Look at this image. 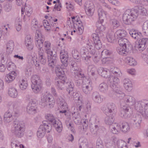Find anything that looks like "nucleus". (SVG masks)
Here are the masks:
<instances>
[{
	"instance_id": "a19ab883",
	"label": "nucleus",
	"mask_w": 148,
	"mask_h": 148,
	"mask_svg": "<svg viewBox=\"0 0 148 148\" xmlns=\"http://www.w3.org/2000/svg\"><path fill=\"white\" fill-rule=\"evenodd\" d=\"M99 89L101 92L106 93L108 90V86L106 83L103 82L99 84Z\"/></svg>"
},
{
	"instance_id": "09e8293b",
	"label": "nucleus",
	"mask_w": 148,
	"mask_h": 148,
	"mask_svg": "<svg viewBox=\"0 0 148 148\" xmlns=\"http://www.w3.org/2000/svg\"><path fill=\"white\" fill-rule=\"evenodd\" d=\"M21 20L19 18H17L15 20V26L16 30L19 31L21 28L22 25Z\"/></svg>"
},
{
	"instance_id": "423d86ee",
	"label": "nucleus",
	"mask_w": 148,
	"mask_h": 148,
	"mask_svg": "<svg viewBox=\"0 0 148 148\" xmlns=\"http://www.w3.org/2000/svg\"><path fill=\"white\" fill-rule=\"evenodd\" d=\"M55 101L53 97L48 94L41 97V106L42 108L50 109L54 107Z\"/></svg>"
},
{
	"instance_id": "9b49d317",
	"label": "nucleus",
	"mask_w": 148,
	"mask_h": 148,
	"mask_svg": "<svg viewBox=\"0 0 148 148\" xmlns=\"http://www.w3.org/2000/svg\"><path fill=\"white\" fill-rule=\"evenodd\" d=\"M45 38L42 34L40 30L38 29L36 30L35 37V44L37 48L42 47L43 42L44 41Z\"/></svg>"
},
{
	"instance_id": "c03bdc74",
	"label": "nucleus",
	"mask_w": 148,
	"mask_h": 148,
	"mask_svg": "<svg viewBox=\"0 0 148 148\" xmlns=\"http://www.w3.org/2000/svg\"><path fill=\"white\" fill-rule=\"evenodd\" d=\"M72 92V94H69L72 97H73L75 100H77L82 102V96H79L78 93L75 91V90H73Z\"/></svg>"
},
{
	"instance_id": "a18cd8bd",
	"label": "nucleus",
	"mask_w": 148,
	"mask_h": 148,
	"mask_svg": "<svg viewBox=\"0 0 148 148\" xmlns=\"http://www.w3.org/2000/svg\"><path fill=\"white\" fill-rule=\"evenodd\" d=\"M111 28L113 29H116L120 25V22L116 19H113L110 21Z\"/></svg>"
},
{
	"instance_id": "79ce46f5",
	"label": "nucleus",
	"mask_w": 148,
	"mask_h": 148,
	"mask_svg": "<svg viewBox=\"0 0 148 148\" xmlns=\"http://www.w3.org/2000/svg\"><path fill=\"white\" fill-rule=\"evenodd\" d=\"M77 71L74 72V74H73V75L75 78L80 79L85 77V75L82 69H80Z\"/></svg>"
},
{
	"instance_id": "37998d69",
	"label": "nucleus",
	"mask_w": 148,
	"mask_h": 148,
	"mask_svg": "<svg viewBox=\"0 0 148 148\" xmlns=\"http://www.w3.org/2000/svg\"><path fill=\"white\" fill-rule=\"evenodd\" d=\"M114 76H111L109 78V80L110 83V85H114L116 84H118L119 82V79L118 77Z\"/></svg>"
},
{
	"instance_id": "dca6fc26",
	"label": "nucleus",
	"mask_w": 148,
	"mask_h": 148,
	"mask_svg": "<svg viewBox=\"0 0 148 148\" xmlns=\"http://www.w3.org/2000/svg\"><path fill=\"white\" fill-rule=\"evenodd\" d=\"M92 82L90 81L86 84H83L82 86L83 92L86 94H89L92 90Z\"/></svg>"
},
{
	"instance_id": "f8f14e48",
	"label": "nucleus",
	"mask_w": 148,
	"mask_h": 148,
	"mask_svg": "<svg viewBox=\"0 0 148 148\" xmlns=\"http://www.w3.org/2000/svg\"><path fill=\"white\" fill-rule=\"evenodd\" d=\"M80 53L82 58L85 60L86 64H89L90 62V58L93 57L94 54L89 52L88 49L85 47H82L81 49Z\"/></svg>"
},
{
	"instance_id": "9d476101",
	"label": "nucleus",
	"mask_w": 148,
	"mask_h": 148,
	"mask_svg": "<svg viewBox=\"0 0 148 148\" xmlns=\"http://www.w3.org/2000/svg\"><path fill=\"white\" fill-rule=\"evenodd\" d=\"M101 110L106 114L114 113L116 111V108L115 104L112 103H108L106 105L102 106Z\"/></svg>"
},
{
	"instance_id": "6ab92c4d",
	"label": "nucleus",
	"mask_w": 148,
	"mask_h": 148,
	"mask_svg": "<svg viewBox=\"0 0 148 148\" xmlns=\"http://www.w3.org/2000/svg\"><path fill=\"white\" fill-rule=\"evenodd\" d=\"M94 5L91 3H86L85 6V10L86 14L89 16H92L93 14L94 11Z\"/></svg>"
},
{
	"instance_id": "a211bd4d",
	"label": "nucleus",
	"mask_w": 148,
	"mask_h": 148,
	"mask_svg": "<svg viewBox=\"0 0 148 148\" xmlns=\"http://www.w3.org/2000/svg\"><path fill=\"white\" fill-rule=\"evenodd\" d=\"M147 41L148 38H143L139 40L136 47L139 51H143L146 48Z\"/></svg>"
},
{
	"instance_id": "1a4fd4ad",
	"label": "nucleus",
	"mask_w": 148,
	"mask_h": 148,
	"mask_svg": "<svg viewBox=\"0 0 148 148\" xmlns=\"http://www.w3.org/2000/svg\"><path fill=\"white\" fill-rule=\"evenodd\" d=\"M42 123L43 125H40L37 132V136L39 138L43 137L46 131L49 132L52 129V126L50 124H48L47 121H43Z\"/></svg>"
},
{
	"instance_id": "ddd939ff",
	"label": "nucleus",
	"mask_w": 148,
	"mask_h": 148,
	"mask_svg": "<svg viewBox=\"0 0 148 148\" xmlns=\"http://www.w3.org/2000/svg\"><path fill=\"white\" fill-rule=\"evenodd\" d=\"M127 34V32L125 30L123 29H120L118 30L115 32L114 34V36L109 35L108 37L110 39L111 41L112 40H114L116 39L124 38L126 36Z\"/></svg>"
},
{
	"instance_id": "0e129e2a",
	"label": "nucleus",
	"mask_w": 148,
	"mask_h": 148,
	"mask_svg": "<svg viewBox=\"0 0 148 148\" xmlns=\"http://www.w3.org/2000/svg\"><path fill=\"white\" fill-rule=\"evenodd\" d=\"M96 148H104L103 141L100 138H98L96 144Z\"/></svg>"
},
{
	"instance_id": "aec40b11",
	"label": "nucleus",
	"mask_w": 148,
	"mask_h": 148,
	"mask_svg": "<svg viewBox=\"0 0 148 148\" xmlns=\"http://www.w3.org/2000/svg\"><path fill=\"white\" fill-rule=\"evenodd\" d=\"M132 46H128L127 47L125 46V47H118L117 48L116 50L117 52L120 55L124 56L126 55L127 53L132 49Z\"/></svg>"
},
{
	"instance_id": "72a5a7b5",
	"label": "nucleus",
	"mask_w": 148,
	"mask_h": 148,
	"mask_svg": "<svg viewBox=\"0 0 148 148\" xmlns=\"http://www.w3.org/2000/svg\"><path fill=\"white\" fill-rule=\"evenodd\" d=\"M25 12V14L27 16H29L32 12V8L29 6H27L25 5L24 8H21V14H23V12Z\"/></svg>"
},
{
	"instance_id": "052dcab7",
	"label": "nucleus",
	"mask_w": 148,
	"mask_h": 148,
	"mask_svg": "<svg viewBox=\"0 0 148 148\" xmlns=\"http://www.w3.org/2000/svg\"><path fill=\"white\" fill-rule=\"evenodd\" d=\"M91 105L90 103H87L85 107L84 108L82 111L87 114H89L91 111Z\"/></svg>"
},
{
	"instance_id": "412c9836",
	"label": "nucleus",
	"mask_w": 148,
	"mask_h": 148,
	"mask_svg": "<svg viewBox=\"0 0 148 148\" xmlns=\"http://www.w3.org/2000/svg\"><path fill=\"white\" fill-rule=\"evenodd\" d=\"M123 103L125 104L128 106H131L134 104L135 105V99L132 96L130 95H126L124 98V101Z\"/></svg>"
},
{
	"instance_id": "e433bc0d",
	"label": "nucleus",
	"mask_w": 148,
	"mask_h": 148,
	"mask_svg": "<svg viewBox=\"0 0 148 148\" xmlns=\"http://www.w3.org/2000/svg\"><path fill=\"white\" fill-rule=\"evenodd\" d=\"M66 81L65 86L66 87V90L68 92L69 94H72V92H73L74 89V85L73 83L71 82H67Z\"/></svg>"
},
{
	"instance_id": "f3484780",
	"label": "nucleus",
	"mask_w": 148,
	"mask_h": 148,
	"mask_svg": "<svg viewBox=\"0 0 148 148\" xmlns=\"http://www.w3.org/2000/svg\"><path fill=\"white\" fill-rule=\"evenodd\" d=\"M132 120L133 122V125L134 127L136 129H140L142 121L141 116L138 114H137L133 117Z\"/></svg>"
},
{
	"instance_id": "20e7f679",
	"label": "nucleus",
	"mask_w": 148,
	"mask_h": 148,
	"mask_svg": "<svg viewBox=\"0 0 148 148\" xmlns=\"http://www.w3.org/2000/svg\"><path fill=\"white\" fill-rule=\"evenodd\" d=\"M24 123L18 119H15L13 122L11 132L17 137L21 138L24 134Z\"/></svg>"
},
{
	"instance_id": "f257e3e1",
	"label": "nucleus",
	"mask_w": 148,
	"mask_h": 148,
	"mask_svg": "<svg viewBox=\"0 0 148 148\" xmlns=\"http://www.w3.org/2000/svg\"><path fill=\"white\" fill-rule=\"evenodd\" d=\"M146 13L145 8L141 6H136L125 11L123 16V21L125 24L130 25L135 21L139 14L144 16Z\"/></svg>"
},
{
	"instance_id": "3c124183",
	"label": "nucleus",
	"mask_w": 148,
	"mask_h": 148,
	"mask_svg": "<svg viewBox=\"0 0 148 148\" xmlns=\"http://www.w3.org/2000/svg\"><path fill=\"white\" fill-rule=\"evenodd\" d=\"M117 145L118 148H128L127 143L122 140H118L117 142Z\"/></svg>"
},
{
	"instance_id": "6e6552de",
	"label": "nucleus",
	"mask_w": 148,
	"mask_h": 148,
	"mask_svg": "<svg viewBox=\"0 0 148 148\" xmlns=\"http://www.w3.org/2000/svg\"><path fill=\"white\" fill-rule=\"evenodd\" d=\"M31 81L32 83L31 87L33 91L35 93H38L40 90L42 86L40 77L37 75H33L31 77Z\"/></svg>"
},
{
	"instance_id": "a878e982",
	"label": "nucleus",
	"mask_w": 148,
	"mask_h": 148,
	"mask_svg": "<svg viewBox=\"0 0 148 148\" xmlns=\"http://www.w3.org/2000/svg\"><path fill=\"white\" fill-rule=\"evenodd\" d=\"M44 47V49L45 50V52L47 55L50 54H52L53 53L55 52L53 51L51 49V43L49 41H46L43 43Z\"/></svg>"
},
{
	"instance_id": "680f3d73",
	"label": "nucleus",
	"mask_w": 148,
	"mask_h": 148,
	"mask_svg": "<svg viewBox=\"0 0 148 148\" xmlns=\"http://www.w3.org/2000/svg\"><path fill=\"white\" fill-rule=\"evenodd\" d=\"M112 53V52L107 49H104L101 52V57H108Z\"/></svg>"
},
{
	"instance_id": "5701e85b",
	"label": "nucleus",
	"mask_w": 148,
	"mask_h": 148,
	"mask_svg": "<svg viewBox=\"0 0 148 148\" xmlns=\"http://www.w3.org/2000/svg\"><path fill=\"white\" fill-rule=\"evenodd\" d=\"M129 33L130 36L135 40H139L142 36V34L140 32L134 29H131L129 31Z\"/></svg>"
},
{
	"instance_id": "4d7b16f0",
	"label": "nucleus",
	"mask_w": 148,
	"mask_h": 148,
	"mask_svg": "<svg viewBox=\"0 0 148 148\" xmlns=\"http://www.w3.org/2000/svg\"><path fill=\"white\" fill-rule=\"evenodd\" d=\"M72 54L73 57L77 60V62L80 61V55L78 51L75 50H73L72 51Z\"/></svg>"
},
{
	"instance_id": "bf43d9fd",
	"label": "nucleus",
	"mask_w": 148,
	"mask_h": 148,
	"mask_svg": "<svg viewBox=\"0 0 148 148\" xmlns=\"http://www.w3.org/2000/svg\"><path fill=\"white\" fill-rule=\"evenodd\" d=\"M98 15L100 18H101V20H103V18H106V15L107 14L106 12H105L101 9H99L98 10Z\"/></svg>"
},
{
	"instance_id": "2eb2a0df",
	"label": "nucleus",
	"mask_w": 148,
	"mask_h": 148,
	"mask_svg": "<svg viewBox=\"0 0 148 148\" xmlns=\"http://www.w3.org/2000/svg\"><path fill=\"white\" fill-rule=\"evenodd\" d=\"M38 59L40 62L42 64H45L47 62L46 56L45 53L42 47H38Z\"/></svg>"
},
{
	"instance_id": "bb28decb",
	"label": "nucleus",
	"mask_w": 148,
	"mask_h": 148,
	"mask_svg": "<svg viewBox=\"0 0 148 148\" xmlns=\"http://www.w3.org/2000/svg\"><path fill=\"white\" fill-rule=\"evenodd\" d=\"M86 44L89 52L92 54H94L95 53V49L92 41L90 39L88 40Z\"/></svg>"
},
{
	"instance_id": "de8ad7c7",
	"label": "nucleus",
	"mask_w": 148,
	"mask_h": 148,
	"mask_svg": "<svg viewBox=\"0 0 148 148\" xmlns=\"http://www.w3.org/2000/svg\"><path fill=\"white\" fill-rule=\"evenodd\" d=\"M111 88L115 92L116 94H118L122 92V89L119 85H116L115 84L114 85H110Z\"/></svg>"
},
{
	"instance_id": "8fccbe9b",
	"label": "nucleus",
	"mask_w": 148,
	"mask_h": 148,
	"mask_svg": "<svg viewBox=\"0 0 148 148\" xmlns=\"http://www.w3.org/2000/svg\"><path fill=\"white\" fill-rule=\"evenodd\" d=\"M114 116L111 115L110 116H107L105 118V122L107 125H111L114 121Z\"/></svg>"
},
{
	"instance_id": "c756f323",
	"label": "nucleus",
	"mask_w": 148,
	"mask_h": 148,
	"mask_svg": "<svg viewBox=\"0 0 148 148\" xmlns=\"http://www.w3.org/2000/svg\"><path fill=\"white\" fill-rule=\"evenodd\" d=\"M55 99L58 103L60 104L62 108H67V104L62 97L58 95L55 97Z\"/></svg>"
},
{
	"instance_id": "4be33fe9",
	"label": "nucleus",
	"mask_w": 148,
	"mask_h": 148,
	"mask_svg": "<svg viewBox=\"0 0 148 148\" xmlns=\"http://www.w3.org/2000/svg\"><path fill=\"white\" fill-rule=\"evenodd\" d=\"M17 73L15 71H12L7 74L5 77V79L6 82L9 83L13 81L16 77Z\"/></svg>"
},
{
	"instance_id": "e2e57ef3",
	"label": "nucleus",
	"mask_w": 148,
	"mask_h": 148,
	"mask_svg": "<svg viewBox=\"0 0 148 148\" xmlns=\"http://www.w3.org/2000/svg\"><path fill=\"white\" fill-rule=\"evenodd\" d=\"M8 69L9 71H13L15 68V66L14 64L12 62H9L7 65Z\"/></svg>"
},
{
	"instance_id": "603ef678",
	"label": "nucleus",
	"mask_w": 148,
	"mask_h": 148,
	"mask_svg": "<svg viewBox=\"0 0 148 148\" xmlns=\"http://www.w3.org/2000/svg\"><path fill=\"white\" fill-rule=\"evenodd\" d=\"M58 73L56 74L57 76L58 77L59 80L67 81V78L64 72L62 70L60 72H57Z\"/></svg>"
},
{
	"instance_id": "7ed1b4c3",
	"label": "nucleus",
	"mask_w": 148,
	"mask_h": 148,
	"mask_svg": "<svg viewBox=\"0 0 148 148\" xmlns=\"http://www.w3.org/2000/svg\"><path fill=\"white\" fill-rule=\"evenodd\" d=\"M97 29L96 30V34L93 33L92 35L96 48L99 49L102 47V43L100 40V37L103 35V32L106 27L101 23L97 26Z\"/></svg>"
},
{
	"instance_id": "338daca9",
	"label": "nucleus",
	"mask_w": 148,
	"mask_h": 148,
	"mask_svg": "<svg viewBox=\"0 0 148 148\" xmlns=\"http://www.w3.org/2000/svg\"><path fill=\"white\" fill-rule=\"evenodd\" d=\"M96 69L95 66L93 65H89L88 68V72H96Z\"/></svg>"
},
{
	"instance_id": "4468645a",
	"label": "nucleus",
	"mask_w": 148,
	"mask_h": 148,
	"mask_svg": "<svg viewBox=\"0 0 148 148\" xmlns=\"http://www.w3.org/2000/svg\"><path fill=\"white\" fill-rule=\"evenodd\" d=\"M47 55L49 66L52 68H54L56 66L57 59L56 52Z\"/></svg>"
},
{
	"instance_id": "4c0bfd02",
	"label": "nucleus",
	"mask_w": 148,
	"mask_h": 148,
	"mask_svg": "<svg viewBox=\"0 0 148 148\" xmlns=\"http://www.w3.org/2000/svg\"><path fill=\"white\" fill-rule=\"evenodd\" d=\"M8 93L10 97L13 98L16 97L18 94L16 89L12 86L9 88Z\"/></svg>"
},
{
	"instance_id": "b1692460",
	"label": "nucleus",
	"mask_w": 148,
	"mask_h": 148,
	"mask_svg": "<svg viewBox=\"0 0 148 148\" xmlns=\"http://www.w3.org/2000/svg\"><path fill=\"white\" fill-rule=\"evenodd\" d=\"M97 72L99 75L102 77L105 78H109V71L107 69L102 67H100L97 70Z\"/></svg>"
},
{
	"instance_id": "13d9d810",
	"label": "nucleus",
	"mask_w": 148,
	"mask_h": 148,
	"mask_svg": "<svg viewBox=\"0 0 148 148\" xmlns=\"http://www.w3.org/2000/svg\"><path fill=\"white\" fill-rule=\"evenodd\" d=\"M19 87L20 88L23 90H25L27 86V84L26 81L22 79L20 82Z\"/></svg>"
},
{
	"instance_id": "69168bd1",
	"label": "nucleus",
	"mask_w": 148,
	"mask_h": 148,
	"mask_svg": "<svg viewBox=\"0 0 148 148\" xmlns=\"http://www.w3.org/2000/svg\"><path fill=\"white\" fill-rule=\"evenodd\" d=\"M37 108H34L30 107L27 106V112L29 114H33L36 112Z\"/></svg>"
},
{
	"instance_id": "c85d7f7f",
	"label": "nucleus",
	"mask_w": 148,
	"mask_h": 148,
	"mask_svg": "<svg viewBox=\"0 0 148 148\" xmlns=\"http://www.w3.org/2000/svg\"><path fill=\"white\" fill-rule=\"evenodd\" d=\"M121 130L123 133H126L129 132L130 130V126L127 122H123L121 125Z\"/></svg>"
},
{
	"instance_id": "864d4df0",
	"label": "nucleus",
	"mask_w": 148,
	"mask_h": 148,
	"mask_svg": "<svg viewBox=\"0 0 148 148\" xmlns=\"http://www.w3.org/2000/svg\"><path fill=\"white\" fill-rule=\"evenodd\" d=\"M10 53H4L1 56V62L3 64H7L8 60V54Z\"/></svg>"
},
{
	"instance_id": "c9c22d12",
	"label": "nucleus",
	"mask_w": 148,
	"mask_h": 148,
	"mask_svg": "<svg viewBox=\"0 0 148 148\" xmlns=\"http://www.w3.org/2000/svg\"><path fill=\"white\" fill-rule=\"evenodd\" d=\"M13 119L11 113L9 110L6 112L4 115L3 121L5 123H9Z\"/></svg>"
},
{
	"instance_id": "5fc2aeb1",
	"label": "nucleus",
	"mask_w": 148,
	"mask_h": 148,
	"mask_svg": "<svg viewBox=\"0 0 148 148\" xmlns=\"http://www.w3.org/2000/svg\"><path fill=\"white\" fill-rule=\"evenodd\" d=\"M126 62L128 63L129 65L134 66L136 65L137 62L135 60L132 58L127 57L126 59Z\"/></svg>"
},
{
	"instance_id": "39448f33",
	"label": "nucleus",
	"mask_w": 148,
	"mask_h": 148,
	"mask_svg": "<svg viewBox=\"0 0 148 148\" xmlns=\"http://www.w3.org/2000/svg\"><path fill=\"white\" fill-rule=\"evenodd\" d=\"M135 109L143 117L148 118V100H144L136 102Z\"/></svg>"
},
{
	"instance_id": "774afa93",
	"label": "nucleus",
	"mask_w": 148,
	"mask_h": 148,
	"mask_svg": "<svg viewBox=\"0 0 148 148\" xmlns=\"http://www.w3.org/2000/svg\"><path fill=\"white\" fill-rule=\"evenodd\" d=\"M32 72V68L31 66H27L25 69V73L26 76H28L31 74Z\"/></svg>"
},
{
	"instance_id": "f03ea898",
	"label": "nucleus",
	"mask_w": 148,
	"mask_h": 148,
	"mask_svg": "<svg viewBox=\"0 0 148 148\" xmlns=\"http://www.w3.org/2000/svg\"><path fill=\"white\" fill-rule=\"evenodd\" d=\"M117 97H119L120 101L121 106L122 107L120 115L122 118L126 119L130 118L132 114V109L130 106H126L124 105V98L126 96L125 94L122 92L116 94Z\"/></svg>"
},
{
	"instance_id": "2f4dec72",
	"label": "nucleus",
	"mask_w": 148,
	"mask_h": 148,
	"mask_svg": "<svg viewBox=\"0 0 148 148\" xmlns=\"http://www.w3.org/2000/svg\"><path fill=\"white\" fill-rule=\"evenodd\" d=\"M32 39L31 36L28 35L26 36L25 40V44L29 50H31L32 49Z\"/></svg>"
},
{
	"instance_id": "58836bf2",
	"label": "nucleus",
	"mask_w": 148,
	"mask_h": 148,
	"mask_svg": "<svg viewBox=\"0 0 148 148\" xmlns=\"http://www.w3.org/2000/svg\"><path fill=\"white\" fill-rule=\"evenodd\" d=\"M112 132L114 134H117L121 130V126L118 124L115 123L110 126Z\"/></svg>"
},
{
	"instance_id": "6e6d98bb",
	"label": "nucleus",
	"mask_w": 148,
	"mask_h": 148,
	"mask_svg": "<svg viewBox=\"0 0 148 148\" xmlns=\"http://www.w3.org/2000/svg\"><path fill=\"white\" fill-rule=\"evenodd\" d=\"M37 101L35 99H31L27 106L37 108Z\"/></svg>"
},
{
	"instance_id": "cd10ccee",
	"label": "nucleus",
	"mask_w": 148,
	"mask_h": 148,
	"mask_svg": "<svg viewBox=\"0 0 148 148\" xmlns=\"http://www.w3.org/2000/svg\"><path fill=\"white\" fill-rule=\"evenodd\" d=\"M70 66V71L72 73L74 74V72L77 71L80 69L77 63L75 62L74 61H71L69 63Z\"/></svg>"
},
{
	"instance_id": "7c9ffc66",
	"label": "nucleus",
	"mask_w": 148,
	"mask_h": 148,
	"mask_svg": "<svg viewBox=\"0 0 148 148\" xmlns=\"http://www.w3.org/2000/svg\"><path fill=\"white\" fill-rule=\"evenodd\" d=\"M118 42L120 46L125 47L128 46L132 45L130 42L127 39L124 38H122L119 39Z\"/></svg>"
},
{
	"instance_id": "49530a36",
	"label": "nucleus",
	"mask_w": 148,
	"mask_h": 148,
	"mask_svg": "<svg viewBox=\"0 0 148 148\" xmlns=\"http://www.w3.org/2000/svg\"><path fill=\"white\" fill-rule=\"evenodd\" d=\"M14 44L12 41H10L7 44V52L11 53L13 49Z\"/></svg>"
},
{
	"instance_id": "ea45409f",
	"label": "nucleus",
	"mask_w": 148,
	"mask_h": 148,
	"mask_svg": "<svg viewBox=\"0 0 148 148\" xmlns=\"http://www.w3.org/2000/svg\"><path fill=\"white\" fill-rule=\"evenodd\" d=\"M11 146L12 148H24V146L20 144L14 139H12L11 141Z\"/></svg>"
},
{
	"instance_id": "393cba45",
	"label": "nucleus",
	"mask_w": 148,
	"mask_h": 148,
	"mask_svg": "<svg viewBox=\"0 0 148 148\" xmlns=\"http://www.w3.org/2000/svg\"><path fill=\"white\" fill-rule=\"evenodd\" d=\"M60 58L63 65L65 67L67 66L68 64V54L65 53L63 54L62 52H60Z\"/></svg>"
},
{
	"instance_id": "0eeeda50",
	"label": "nucleus",
	"mask_w": 148,
	"mask_h": 148,
	"mask_svg": "<svg viewBox=\"0 0 148 148\" xmlns=\"http://www.w3.org/2000/svg\"><path fill=\"white\" fill-rule=\"evenodd\" d=\"M46 119L53 125L56 131L59 133L61 132L62 129V123L60 121L56 119L52 114H48L45 116Z\"/></svg>"
},
{
	"instance_id": "f704fd0d",
	"label": "nucleus",
	"mask_w": 148,
	"mask_h": 148,
	"mask_svg": "<svg viewBox=\"0 0 148 148\" xmlns=\"http://www.w3.org/2000/svg\"><path fill=\"white\" fill-rule=\"evenodd\" d=\"M66 80H59L55 83L56 85L57 89L58 90H62L65 87Z\"/></svg>"
},
{
	"instance_id": "473e14b6",
	"label": "nucleus",
	"mask_w": 148,
	"mask_h": 148,
	"mask_svg": "<svg viewBox=\"0 0 148 148\" xmlns=\"http://www.w3.org/2000/svg\"><path fill=\"white\" fill-rule=\"evenodd\" d=\"M92 98L93 100L96 103H100L102 101L101 96L99 93L97 92H95L92 94Z\"/></svg>"
}]
</instances>
